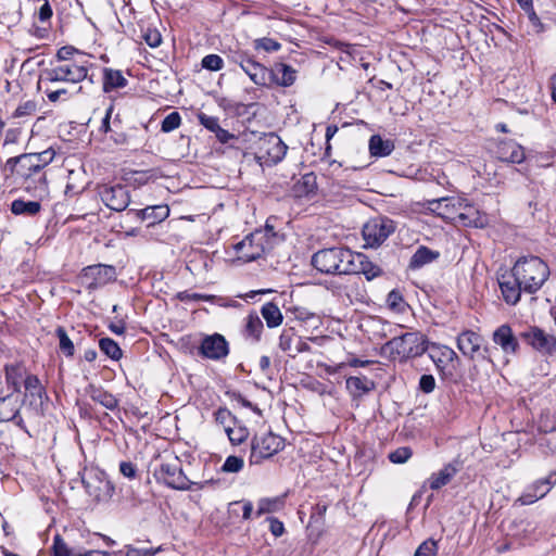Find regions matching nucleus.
I'll return each mask as SVG.
<instances>
[{
    "mask_svg": "<svg viewBox=\"0 0 556 556\" xmlns=\"http://www.w3.org/2000/svg\"><path fill=\"white\" fill-rule=\"evenodd\" d=\"M214 418H215L216 424L224 428L225 432L228 430V428H230L237 421V419L232 415V413L225 407L218 408L214 413Z\"/></svg>",
    "mask_w": 556,
    "mask_h": 556,
    "instance_id": "de8ad7c7",
    "label": "nucleus"
},
{
    "mask_svg": "<svg viewBox=\"0 0 556 556\" xmlns=\"http://www.w3.org/2000/svg\"><path fill=\"white\" fill-rule=\"evenodd\" d=\"M498 283L504 301L510 305L517 304L520 300L521 291H523L519 281L513 275H503Z\"/></svg>",
    "mask_w": 556,
    "mask_h": 556,
    "instance_id": "393cba45",
    "label": "nucleus"
},
{
    "mask_svg": "<svg viewBox=\"0 0 556 556\" xmlns=\"http://www.w3.org/2000/svg\"><path fill=\"white\" fill-rule=\"evenodd\" d=\"M56 59L59 63L77 62L81 60H88L85 54L79 53L72 47H62L56 52Z\"/></svg>",
    "mask_w": 556,
    "mask_h": 556,
    "instance_id": "a18cd8bd",
    "label": "nucleus"
},
{
    "mask_svg": "<svg viewBox=\"0 0 556 556\" xmlns=\"http://www.w3.org/2000/svg\"><path fill=\"white\" fill-rule=\"evenodd\" d=\"M5 382L12 388L13 392H20L21 383L24 381L27 375L22 364H9L4 367Z\"/></svg>",
    "mask_w": 556,
    "mask_h": 556,
    "instance_id": "c756f323",
    "label": "nucleus"
},
{
    "mask_svg": "<svg viewBox=\"0 0 556 556\" xmlns=\"http://www.w3.org/2000/svg\"><path fill=\"white\" fill-rule=\"evenodd\" d=\"M88 394L92 401L101 404L103 407H105L108 409L113 410L118 405L117 399L113 394L104 391L101 388L90 386L88 389Z\"/></svg>",
    "mask_w": 556,
    "mask_h": 556,
    "instance_id": "c9c22d12",
    "label": "nucleus"
},
{
    "mask_svg": "<svg viewBox=\"0 0 556 556\" xmlns=\"http://www.w3.org/2000/svg\"><path fill=\"white\" fill-rule=\"evenodd\" d=\"M295 331L293 328L283 329L279 336L278 346L279 349L287 353L290 357H294V340H295Z\"/></svg>",
    "mask_w": 556,
    "mask_h": 556,
    "instance_id": "79ce46f5",
    "label": "nucleus"
},
{
    "mask_svg": "<svg viewBox=\"0 0 556 556\" xmlns=\"http://www.w3.org/2000/svg\"><path fill=\"white\" fill-rule=\"evenodd\" d=\"M136 215L141 220H149V225L163 222L169 215V207L167 205H153L143 210L136 211Z\"/></svg>",
    "mask_w": 556,
    "mask_h": 556,
    "instance_id": "c85d7f7f",
    "label": "nucleus"
},
{
    "mask_svg": "<svg viewBox=\"0 0 556 556\" xmlns=\"http://www.w3.org/2000/svg\"><path fill=\"white\" fill-rule=\"evenodd\" d=\"M483 339L480 334L471 330H465L457 337V348L470 358L480 353Z\"/></svg>",
    "mask_w": 556,
    "mask_h": 556,
    "instance_id": "412c9836",
    "label": "nucleus"
},
{
    "mask_svg": "<svg viewBox=\"0 0 556 556\" xmlns=\"http://www.w3.org/2000/svg\"><path fill=\"white\" fill-rule=\"evenodd\" d=\"M478 215L479 212L466 201V205H463V210L457 211V215L451 218L464 226H478Z\"/></svg>",
    "mask_w": 556,
    "mask_h": 556,
    "instance_id": "a19ab883",
    "label": "nucleus"
},
{
    "mask_svg": "<svg viewBox=\"0 0 556 556\" xmlns=\"http://www.w3.org/2000/svg\"><path fill=\"white\" fill-rule=\"evenodd\" d=\"M263 321L256 313H250L244 319V337L258 342L263 332Z\"/></svg>",
    "mask_w": 556,
    "mask_h": 556,
    "instance_id": "72a5a7b5",
    "label": "nucleus"
},
{
    "mask_svg": "<svg viewBox=\"0 0 556 556\" xmlns=\"http://www.w3.org/2000/svg\"><path fill=\"white\" fill-rule=\"evenodd\" d=\"M11 162H14L16 165V174L25 179H29L33 176L38 175V182L41 185L42 189L46 190V176L39 169V163L35 157V154H22L15 159L9 160V163Z\"/></svg>",
    "mask_w": 556,
    "mask_h": 556,
    "instance_id": "2eb2a0df",
    "label": "nucleus"
},
{
    "mask_svg": "<svg viewBox=\"0 0 556 556\" xmlns=\"http://www.w3.org/2000/svg\"><path fill=\"white\" fill-rule=\"evenodd\" d=\"M55 333L59 339L60 351L65 356H68V357L73 356L74 352H75V348H74L73 341L68 338L65 329L63 327H58L55 330Z\"/></svg>",
    "mask_w": 556,
    "mask_h": 556,
    "instance_id": "49530a36",
    "label": "nucleus"
},
{
    "mask_svg": "<svg viewBox=\"0 0 556 556\" xmlns=\"http://www.w3.org/2000/svg\"><path fill=\"white\" fill-rule=\"evenodd\" d=\"M127 79L124 77L119 70L110 67L103 68V91L111 92L115 89L124 88L127 85Z\"/></svg>",
    "mask_w": 556,
    "mask_h": 556,
    "instance_id": "7c9ffc66",
    "label": "nucleus"
},
{
    "mask_svg": "<svg viewBox=\"0 0 556 556\" xmlns=\"http://www.w3.org/2000/svg\"><path fill=\"white\" fill-rule=\"evenodd\" d=\"M478 215L479 212L466 201V205H463V210L457 211V215L451 218L464 226H478Z\"/></svg>",
    "mask_w": 556,
    "mask_h": 556,
    "instance_id": "ea45409f",
    "label": "nucleus"
},
{
    "mask_svg": "<svg viewBox=\"0 0 556 556\" xmlns=\"http://www.w3.org/2000/svg\"><path fill=\"white\" fill-rule=\"evenodd\" d=\"M394 229L393 222L387 217H377L368 220L363 227L365 245L378 248L388 239Z\"/></svg>",
    "mask_w": 556,
    "mask_h": 556,
    "instance_id": "9d476101",
    "label": "nucleus"
},
{
    "mask_svg": "<svg viewBox=\"0 0 556 556\" xmlns=\"http://www.w3.org/2000/svg\"><path fill=\"white\" fill-rule=\"evenodd\" d=\"M388 304L390 305V307L392 308H399L401 309V304H403V298L401 295V293L399 291H395V290H392L389 294H388Z\"/></svg>",
    "mask_w": 556,
    "mask_h": 556,
    "instance_id": "338daca9",
    "label": "nucleus"
},
{
    "mask_svg": "<svg viewBox=\"0 0 556 556\" xmlns=\"http://www.w3.org/2000/svg\"><path fill=\"white\" fill-rule=\"evenodd\" d=\"M200 354L208 359L220 361L229 354V344L224 336L219 333L210 334L203 338Z\"/></svg>",
    "mask_w": 556,
    "mask_h": 556,
    "instance_id": "4468645a",
    "label": "nucleus"
},
{
    "mask_svg": "<svg viewBox=\"0 0 556 556\" xmlns=\"http://www.w3.org/2000/svg\"><path fill=\"white\" fill-rule=\"evenodd\" d=\"M271 79L269 83H276L279 86H292L296 79V71L287 64H277L270 70Z\"/></svg>",
    "mask_w": 556,
    "mask_h": 556,
    "instance_id": "cd10ccee",
    "label": "nucleus"
},
{
    "mask_svg": "<svg viewBox=\"0 0 556 556\" xmlns=\"http://www.w3.org/2000/svg\"><path fill=\"white\" fill-rule=\"evenodd\" d=\"M317 181L313 173L303 175L293 186L294 195L298 198H308L316 193Z\"/></svg>",
    "mask_w": 556,
    "mask_h": 556,
    "instance_id": "2f4dec72",
    "label": "nucleus"
},
{
    "mask_svg": "<svg viewBox=\"0 0 556 556\" xmlns=\"http://www.w3.org/2000/svg\"><path fill=\"white\" fill-rule=\"evenodd\" d=\"M99 195L109 208L116 212L124 211L130 203L129 190L123 185H103L99 188Z\"/></svg>",
    "mask_w": 556,
    "mask_h": 556,
    "instance_id": "f8f14e48",
    "label": "nucleus"
},
{
    "mask_svg": "<svg viewBox=\"0 0 556 556\" xmlns=\"http://www.w3.org/2000/svg\"><path fill=\"white\" fill-rule=\"evenodd\" d=\"M285 446L283 439L273 432H263L256 434L251 444L250 462L258 464L265 458L277 454Z\"/></svg>",
    "mask_w": 556,
    "mask_h": 556,
    "instance_id": "6e6552de",
    "label": "nucleus"
},
{
    "mask_svg": "<svg viewBox=\"0 0 556 556\" xmlns=\"http://www.w3.org/2000/svg\"><path fill=\"white\" fill-rule=\"evenodd\" d=\"M294 316L298 320L308 324L309 326L317 328L320 324V317L313 312L304 307H298L294 309Z\"/></svg>",
    "mask_w": 556,
    "mask_h": 556,
    "instance_id": "09e8293b",
    "label": "nucleus"
},
{
    "mask_svg": "<svg viewBox=\"0 0 556 556\" xmlns=\"http://www.w3.org/2000/svg\"><path fill=\"white\" fill-rule=\"evenodd\" d=\"M241 70L250 77V79L258 86H266L271 79L270 71L258 62L250 58H241L238 61Z\"/></svg>",
    "mask_w": 556,
    "mask_h": 556,
    "instance_id": "6ab92c4d",
    "label": "nucleus"
},
{
    "mask_svg": "<svg viewBox=\"0 0 556 556\" xmlns=\"http://www.w3.org/2000/svg\"><path fill=\"white\" fill-rule=\"evenodd\" d=\"M34 154H35V157L38 160L39 169L41 172L47 165H49L53 161V159L55 156V153L52 149H48L40 153H34Z\"/></svg>",
    "mask_w": 556,
    "mask_h": 556,
    "instance_id": "13d9d810",
    "label": "nucleus"
},
{
    "mask_svg": "<svg viewBox=\"0 0 556 556\" xmlns=\"http://www.w3.org/2000/svg\"><path fill=\"white\" fill-rule=\"evenodd\" d=\"M412 450L403 446L389 454V459L393 464H404L412 457Z\"/></svg>",
    "mask_w": 556,
    "mask_h": 556,
    "instance_id": "864d4df0",
    "label": "nucleus"
},
{
    "mask_svg": "<svg viewBox=\"0 0 556 556\" xmlns=\"http://www.w3.org/2000/svg\"><path fill=\"white\" fill-rule=\"evenodd\" d=\"M21 402L14 394L0 397V422L14 421L25 432H28L24 419L20 415Z\"/></svg>",
    "mask_w": 556,
    "mask_h": 556,
    "instance_id": "f3484780",
    "label": "nucleus"
},
{
    "mask_svg": "<svg viewBox=\"0 0 556 556\" xmlns=\"http://www.w3.org/2000/svg\"><path fill=\"white\" fill-rule=\"evenodd\" d=\"M154 477L157 481L175 490L187 491L192 488V483L184 473L177 457L170 462H163L159 469H155Z\"/></svg>",
    "mask_w": 556,
    "mask_h": 556,
    "instance_id": "1a4fd4ad",
    "label": "nucleus"
},
{
    "mask_svg": "<svg viewBox=\"0 0 556 556\" xmlns=\"http://www.w3.org/2000/svg\"><path fill=\"white\" fill-rule=\"evenodd\" d=\"M81 482L88 495L97 502L110 501L115 491L106 473L97 467L85 468Z\"/></svg>",
    "mask_w": 556,
    "mask_h": 556,
    "instance_id": "423d86ee",
    "label": "nucleus"
},
{
    "mask_svg": "<svg viewBox=\"0 0 556 556\" xmlns=\"http://www.w3.org/2000/svg\"><path fill=\"white\" fill-rule=\"evenodd\" d=\"M345 383L353 396H361L374 388V382L365 377H349Z\"/></svg>",
    "mask_w": 556,
    "mask_h": 556,
    "instance_id": "4c0bfd02",
    "label": "nucleus"
},
{
    "mask_svg": "<svg viewBox=\"0 0 556 556\" xmlns=\"http://www.w3.org/2000/svg\"><path fill=\"white\" fill-rule=\"evenodd\" d=\"M466 199L464 198H443L440 200V204L444 203L445 207H452L454 215H457V211L463 210V205H466Z\"/></svg>",
    "mask_w": 556,
    "mask_h": 556,
    "instance_id": "bf43d9fd",
    "label": "nucleus"
},
{
    "mask_svg": "<svg viewBox=\"0 0 556 556\" xmlns=\"http://www.w3.org/2000/svg\"><path fill=\"white\" fill-rule=\"evenodd\" d=\"M254 48L266 52H275L281 48V45L271 38L264 37L254 41Z\"/></svg>",
    "mask_w": 556,
    "mask_h": 556,
    "instance_id": "3c124183",
    "label": "nucleus"
},
{
    "mask_svg": "<svg viewBox=\"0 0 556 556\" xmlns=\"http://www.w3.org/2000/svg\"><path fill=\"white\" fill-rule=\"evenodd\" d=\"M493 341L505 354H515L519 346L518 340L508 325H502L493 332Z\"/></svg>",
    "mask_w": 556,
    "mask_h": 556,
    "instance_id": "5701e85b",
    "label": "nucleus"
},
{
    "mask_svg": "<svg viewBox=\"0 0 556 556\" xmlns=\"http://www.w3.org/2000/svg\"><path fill=\"white\" fill-rule=\"evenodd\" d=\"M146 43L151 48H156L162 43V36L159 30L148 28L143 35Z\"/></svg>",
    "mask_w": 556,
    "mask_h": 556,
    "instance_id": "4d7b16f0",
    "label": "nucleus"
},
{
    "mask_svg": "<svg viewBox=\"0 0 556 556\" xmlns=\"http://www.w3.org/2000/svg\"><path fill=\"white\" fill-rule=\"evenodd\" d=\"M352 251L344 248H330L316 252L312 265L323 274L350 275Z\"/></svg>",
    "mask_w": 556,
    "mask_h": 556,
    "instance_id": "20e7f679",
    "label": "nucleus"
},
{
    "mask_svg": "<svg viewBox=\"0 0 556 556\" xmlns=\"http://www.w3.org/2000/svg\"><path fill=\"white\" fill-rule=\"evenodd\" d=\"M276 233L274 228L266 224L265 228L256 229L247 235L241 241L233 245L239 261L243 263L253 262L271 250Z\"/></svg>",
    "mask_w": 556,
    "mask_h": 556,
    "instance_id": "7ed1b4c3",
    "label": "nucleus"
},
{
    "mask_svg": "<svg viewBox=\"0 0 556 556\" xmlns=\"http://www.w3.org/2000/svg\"><path fill=\"white\" fill-rule=\"evenodd\" d=\"M91 66L89 60L52 63L41 71L38 87L50 102L67 101L81 91V87L76 88L79 83L87 78L93 83L88 76Z\"/></svg>",
    "mask_w": 556,
    "mask_h": 556,
    "instance_id": "f257e3e1",
    "label": "nucleus"
},
{
    "mask_svg": "<svg viewBox=\"0 0 556 556\" xmlns=\"http://www.w3.org/2000/svg\"><path fill=\"white\" fill-rule=\"evenodd\" d=\"M459 463L453 462L445 465L441 470L433 473L429 479L431 490H439L446 485L451 479L458 472Z\"/></svg>",
    "mask_w": 556,
    "mask_h": 556,
    "instance_id": "bb28decb",
    "label": "nucleus"
},
{
    "mask_svg": "<svg viewBox=\"0 0 556 556\" xmlns=\"http://www.w3.org/2000/svg\"><path fill=\"white\" fill-rule=\"evenodd\" d=\"M226 434H227L229 441L233 445H239L248 439L249 430L244 426L239 425L236 421L235 425H232L230 428H228V430L226 431Z\"/></svg>",
    "mask_w": 556,
    "mask_h": 556,
    "instance_id": "c03bdc74",
    "label": "nucleus"
},
{
    "mask_svg": "<svg viewBox=\"0 0 556 556\" xmlns=\"http://www.w3.org/2000/svg\"><path fill=\"white\" fill-rule=\"evenodd\" d=\"M41 210V204L38 201H24L22 199L14 200L11 203V212L14 215L35 216Z\"/></svg>",
    "mask_w": 556,
    "mask_h": 556,
    "instance_id": "e433bc0d",
    "label": "nucleus"
},
{
    "mask_svg": "<svg viewBox=\"0 0 556 556\" xmlns=\"http://www.w3.org/2000/svg\"><path fill=\"white\" fill-rule=\"evenodd\" d=\"M200 122L206 129H208L213 132H216L218 130V128L220 127L218 119L216 117L208 116L205 114L200 115Z\"/></svg>",
    "mask_w": 556,
    "mask_h": 556,
    "instance_id": "e2e57ef3",
    "label": "nucleus"
},
{
    "mask_svg": "<svg viewBox=\"0 0 556 556\" xmlns=\"http://www.w3.org/2000/svg\"><path fill=\"white\" fill-rule=\"evenodd\" d=\"M24 387L26 390L25 396L30 399L29 405L33 407L30 415L39 416L46 397L45 388L35 375H27L25 377Z\"/></svg>",
    "mask_w": 556,
    "mask_h": 556,
    "instance_id": "a211bd4d",
    "label": "nucleus"
},
{
    "mask_svg": "<svg viewBox=\"0 0 556 556\" xmlns=\"http://www.w3.org/2000/svg\"><path fill=\"white\" fill-rule=\"evenodd\" d=\"M437 552V542L433 540H427L418 546L414 556H435Z\"/></svg>",
    "mask_w": 556,
    "mask_h": 556,
    "instance_id": "6e6d98bb",
    "label": "nucleus"
},
{
    "mask_svg": "<svg viewBox=\"0 0 556 556\" xmlns=\"http://www.w3.org/2000/svg\"><path fill=\"white\" fill-rule=\"evenodd\" d=\"M244 462L238 456H228L222 466L224 472H239L243 468Z\"/></svg>",
    "mask_w": 556,
    "mask_h": 556,
    "instance_id": "5fc2aeb1",
    "label": "nucleus"
},
{
    "mask_svg": "<svg viewBox=\"0 0 556 556\" xmlns=\"http://www.w3.org/2000/svg\"><path fill=\"white\" fill-rule=\"evenodd\" d=\"M439 257V251L431 250L425 245H420L412 255L408 267L413 270L420 269L421 267L437 261Z\"/></svg>",
    "mask_w": 556,
    "mask_h": 556,
    "instance_id": "a878e982",
    "label": "nucleus"
},
{
    "mask_svg": "<svg viewBox=\"0 0 556 556\" xmlns=\"http://www.w3.org/2000/svg\"><path fill=\"white\" fill-rule=\"evenodd\" d=\"M288 147L274 132L263 134L256 142L255 156L261 165H276L286 156Z\"/></svg>",
    "mask_w": 556,
    "mask_h": 556,
    "instance_id": "0eeeda50",
    "label": "nucleus"
},
{
    "mask_svg": "<svg viewBox=\"0 0 556 556\" xmlns=\"http://www.w3.org/2000/svg\"><path fill=\"white\" fill-rule=\"evenodd\" d=\"M261 315L268 328H277L283 321L280 308L273 302H267L261 307Z\"/></svg>",
    "mask_w": 556,
    "mask_h": 556,
    "instance_id": "f704fd0d",
    "label": "nucleus"
},
{
    "mask_svg": "<svg viewBox=\"0 0 556 556\" xmlns=\"http://www.w3.org/2000/svg\"><path fill=\"white\" fill-rule=\"evenodd\" d=\"M100 350L113 361H118L123 356L119 345L110 338H102L99 341Z\"/></svg>",
    "mask_w": 556,
    "mask_h": 556,
    "instance_id": "37998d69",
    "label": "nucleus"
},
{
    "mask_svg": "<svg viewBox=\"0 0 556 556\" xmlns=\"http://www.w3.org/2000/svg\"><path fill=\"white\" fill-rule=\"evenodd\" d=\"M556 483V471L551 472L546 478L536 480L517 500L521 505H530L543 498Z\"/></svg>",
    "mask_w": 556,
    "mask_h": 556,
    "instance_id": "dca6fc26",
    "label": "nucleus"
},
{
    "mask_svg": "<svg viewBox=\"0 0 556 556\" xmlns=\"http://www.w3.org/2000/svg\"><path fill=\"white\" fill-rule=\"evenodd\" d=\"M267 520L269 521V530L271 534L276 538L281 536L285 532L283 523L276 518H268Z\"/></svg>",
    "mask_w": 556,
    "mask_h": 556,
    "instance_id": "69168bd1",
    "label": "nucleus"
},
{
    "mask_svg": "<svg viewBox=\"0 0 556 556\" xmlns=\"http://www.w3.org/2000/svg\"><path fill=\"white\" fill-rule=\"evenodd\" d=\"M428 354L443 376H452L455 370L457 354L447 345L428 343Z\"/></svg>",
    "mask_w": 556,
    "mask_h": 556,
    "instance_id": "9b49d317",
    "label": "nucleus"
},
{
    "mask_svg": "<svg viewBox=\"0 0 556 556\" xmlns=\"http://www.w3.org/2000/svg\"><path fill=\"white\" fill-rule=\"evenodd\" d=\"M285 506V496L264 497L257 502L256 516L276 513Z\"/></svg>",
    "mask_w": 556,
    "mask_h": 556,
    "instance_id": "58836bf2",
    "label": "nucleus"
},
{
    "mask_svg": "<svg viewBox=\"0 0 556 556\" xmlns=\"http://www.w3.org/2000/svg\"><path fill=\"white\" fill-rule=\"evenodd\" d=\"M351 265L353 267L351 274H363L367 280H372L382 274V269L362 253L352 252Z\"/></svg>",
    "mask_w": 556,
    "mask_h": 556,
    "instance_id": "aec40b11",
    "label": "nucleus"
},
{
    "mask_svg": "<svg viewBox=\"0 0 556 556\" xmlns=\"http://www.w3.org/2000/svg\"><path fill=\"white\" fill-rule=\"evenodd\" d=\"M84 271L85 277L92 279L90 287L93 288L106 285L108 282L113 281L116 277L115 268L110 265L98 264L88 266Z\"/></svg>",
    "mask_w": 556,
    "mask_h": 556,
    "instance_id": "4be33fe9",
    "label": "nucleus"
},
{
    "mask_svg": "<svg viewBox=\"0 0 556 556\" xmlns=\"http://www.w3.org/2000/svg\"><path fill=\"white\" fill-rule=\"evenodd\" d=\"M511 273L520 286H522L525 292L534 293L547 280L549 268L540 257L530 256L518 260Z\"/></svg>",
    "mask_w": 556,
    "mask_h": 556,
    "instance_id": "f03ea898",
    "label": "nucleus"
},
{
    "mask_svg": "<svg viewBox=\"0 0 556 556\" xmlns=\"http://www.w3.org/2000/svg\"><path fill=\"white\" fill-rule=\"evenodd\" d=\"M201 65L207 71L217 72L224 67V60L218 54H207L202 59Z\"/></svg>",
    "mask_w": 556,
    "mask_h": 556,
    "instance_id": "8fccbe9b",
    "label": "nucleus"
},
{
    "mask_svg": "<svg viewBox=\"0 0 556 556\" xmlns=\"http://www.w3.org/2000/svg\"><path fill=\"white\" fill-rule=\"evenodd\" d=\"M157 549L152 548H138L134 546H126L125 556H154L157 553Z\"/></svg>",
    "mask_w": 556,
    "mask_h": 556,
    "instance_id": "052dcab7",
    "label": "nucleus"
},
{
    "mask_svg": "<svg viewBox=\"0 0 556 556\" xmlns=\"http://www.w3.org/2000/svg\"><path fill=\"white\" fill-rule=\"evenodd\" d=\"M497 155L504 162L520 164L526 154L523 148L514 140H503L497 146Z\"/></svg>",
    "mask_w": 556,
    "mask_h": 556,
    "instance_id": "b1692460",
    "label": "nucleus"
},
{
    "mask_svg": "<svg viewBox=\"0 0 556 556\" xmlns=\"http://www.w3.org/2000/svg\"><path fill=\"white\" fill-rule=\"evenodd\" d=\"M368 148L371 156L384 157L393 152L394 143L392 140L382 139L381 136L374 135L369 139Z\"/></svg>",
    "mask_w": 556,
    "mask_h": 556,
    "instance_id": "473e14b6",
    "label": "nucleus"
},
{
    "mask_svg": "<svg viewBox=\"0 0 556 556\" xmlns=\"http://www.w3.org/2000/svg\"><path fill=\"white\" fill-rule=\"evenodd\" d=\"M401 359L416 357L428 349L426 337L420 332H406L388 341L383 348Z\"/></svg>",
    "mask_w": 556,
    "mask_h": 556,
    "instance_id": "39448f33",
    "label": "nucleus"
},
{
    "mask_svg": "<svg viewBox=\"0 0 556 556\" xmlns=\"http://www.w3.org/2000/svg\"><path fill=\"white\" fill-rule=\"evenodd\" d=\"M419 387L425 393H430L435 388V380L431 375H422L419 380Z\"/></svg>",
    "mask_w": 556,
    "mask_h": 556,
    "instance_id": "680f3d73",
    "label": "nucleus"
},
{
    "mask_svg": "<svg viewBox=\"0 0 556 556\" xmlns=\"http://www.w3.org/2000/svg\"><path fill=\"white\" fill-rule=\"evenodd\" d=\"M521 337L534 350L542 354H556V337L543 331L538 327H532L528 331L522 332Z\"/></svg>",
    "mask_w": 556,
    "mask_h": 556,
    "instance_id": "ddd939ff",
    "label": "nucleus"
},
{
    "mask_svg": "<svg viewBox=\"0 0 556 556\" xmlns=\"http://www.w3.org/2000/svg\"><path fill=\"white\" fill-rule=\"evenodd\" d=\"M181 123V117L178 112L169 113L162 122V131L170 132L178 128Z\"/></svg>",
    "mask_w": 556,
    "mask_h": 556,
    "instance_id": "603ef678",
    "label": "nucleus"
},
{
    "mask_svg": "<svg viewBox=\"0 0 556 556\" xmlns=\"http://www.w3.org/2000/svg\"><path fill=\"white\" fill-rule=\"evenodd\" d=\"M121 473L126 478H135L136 476V467L130 462H122L119 465Z\"/></svg>",
    "mask_w": 556,
    "mask_h": 556,
    "instance_id": "774afa93",
    "label": "nucleus"
},
{
    "mask_svg": "<svg viewBox=\"0 0 556 556\" xmlns=\"http://www.w3.org/2000/svg\"><path fill=\"white\" fill-rule=\"evenodd\" d=\"M35 111H36V104L34 102H31V101H27L24 104L20 105L15 110L14 116L15 117H22V116L30 115Z\"/></svg>",
    "mask_w": 556,
    "mask_h": 556,
    "instance_id": "0e129e2a",
    "label": "nucleus"
}]
</instances>
